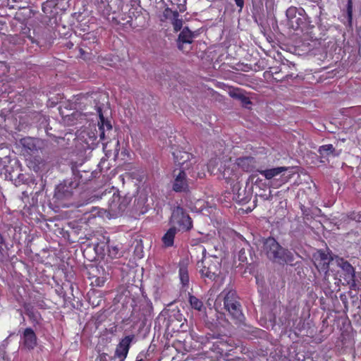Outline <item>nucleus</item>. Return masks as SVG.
<instances>
[{
	"label": "nucleus",
	"mask_w": 361,
	"mask_h": 361,
	"mask_svg": "<svg viewBox=\"0 0 361 361\" xmlns=\"http://www.w3.org/2000/svg\"><path fill=\"white\" fill-rule=\"evenodd\" d=\"M263 250L271 260L279 263L291 262V253L283 249L273 238L265 239L263 243Z\"/></svg>",
	"instance_id": "f257e3e1"
},
{
	"label": "nucleus",
	"mask_w": 361,
	"mask_h": 361,
	"mask_svg": "<svg viewBox=\"0 0 361 361\" xmlns=\"http://www.w3.org/2000/svg\"><path fill=\"white\" fill-rule=\"evenodd\" d=\"M178 164L182 166L181 170L176 173L174 171V181L173 183V190L176 192L185 191L188 188V183L186 178L185 170L188 169L190 164L187 161L190 159V154L187 152H180V159H178L179 155L173 153Z\"/></svg>",
	"instance_id": "f03ea898"
},
{
	"label": "nucleus",
	"mask_w": 361,
	"mask_h": 361,
	"mask_svg": "<svg viewBox=\"0 0 361 361\" xmlns=\"http://www.w3.org/2000/svg\"><path fill=\"white\" fill-rule=\"evenodd\" d=\"M235 293L233 290L225 289L218 296L216 302L224 300V305L226 310L233 317V319L238 321H242L243 315L240 308V305L233 300Z\"/></svg>",
	"instance_id": "7ed1b4c3"
},
{
	"label": "nucleus",
	"mask_w": 361,
	"mask_h": 361,
	"mask_svg": "<svg viewBox=\"0 0 361 361\" xmlns=\"http://www.w3.org/2000/svg\"><path fill=\"white\" fill-rule=\"evenodd\" d=\"M202 268L200 269V273L202 277L207 278L212 281H215L220 276L221 262L218 257H204L202 262Z\"/></svg>",
	"instance_id": "20e7f679"
},
{
	"label": "nucleus",
	"mask_w": 361,
	"mask_h": 361,
	"mask_svg": "<svg viewBox=\"0 0 361 361\" xmlns=\"http://www.w3.org/2000/svg\"><path fill=\"white\" fill-rule=\"evenodd\" d=\"M171 224L172 227L176 228V230L184 231L191 228L192 221L189 215L181 207H177L172 212Z\"/></svg>",
	"instance_id": "39448f33"
},
{
	"label": "nucleus",
	"mask_w": 361,
	"mask_h": 361,
	"mask_svg": "<svg viewBox=\"0 0 361 361\" xmlns=\"http://www.w3.org/2000/svg\"><path fill=\"white\" fill-rule=\"evenodd\" d=\"M129 201L127 198L121 197L118 192H114L109 200V212L111 217L121 215L126 209Z\"/></svg>",
	"instance_id": "423d86ee"
},
{
	"label": "nucleus",
	"mask_w": 361,
	"mask_h": 361,
	"mask_svg": "<svg viewBox=\"0 0 361 361\" xmlns=\"http://www.w3.org/2000/svg\"><path fill=\"white\" fill-rule=\"evenodd\" d=\"M336 263L343 271V279L347 284L355 286V269L352 265L343 258L336 257Z\"/></svg>",
	"instance_id": "0eeeda50"
},
{
	"label": "nucleus",
	"mask_w": 361,
	"mask_h": 361,
	"mask_svg": "<svg viewBox=\"0 0 361 361\" xmlns=\"http://www.w3.org/2000/svg\"><path fill=\"white\" fill-rule=\"evenodd\" d=\"M302 13V9H298L294 6H291L287 9L286 17L289 25L292 27L293 29L297 30L303 23Z\"/></svg>",
	"instance_id": "6e6552de"
},
{
	"label": "nucleus",
	"mask_w": 361,
	"mask_h": 361,
	"mask_svg": "<svg viewBox=\"0 0 361 361\" xmlns=\"http://www.w3.org/2000/svg\"><path fill=\"white\" fill-rule=\"evenodd\" d=\"M168 20L171 22L176 32L180 30L183 27V20L179 18L178 13L169 8H165L163 11L161 20Z\"/></svg>",
	"instance_id": "1a4fd4ad"
},
{
	"label": "nucleus",
	"mask_w": 361,
	"mask_h": 361,
	"mask_svg": "<svg viewBox=\"0 0 361 361\" xmlns=\"http://www.w3.org/2000/svg\"><path fill=\"white\" fill-rule=\"evenodd\" d=\"M314 264L319 270H322L326 273L329 269V263L333 259L329 255L322 250H318L314 255Z\"/></svg>",
	"instance_id": "9d476101"
},
{
	"label": "nucleus",
	"mask_w": 361,
	"mask_h": 361,
	"mask_svg": "<svg viewBox=\"0 0 361 361\" xmlns=\"http://www.w3.org/2000/svg\"><path fill=\"white\" fill-rule=\"evenodd\" d=\"M133 337L126 336L117 345L114 356L118 358L119 361H124L126 358Z\"/></svg>",
	"instance_id": "9b49d317"
},
{
	"label": "nucleus",
	"mask_w": 361,
	"mask_h": 361,
	"mask_svg": "<svg viewBox=\"0 0 361 361\" xmlns=\"http://www.w3.org/2000/svg\"><path fill=\"white\" fill-rule=\"evenodd\" d=\"M288 170L287 167L279 166L269 169L259 171L260 174L264 176L267 180L276 179V177L280 176L281 183H284L287 181V178L283 177L282 173Z\"/></svg>",
	"instance_id": "f8f14e48"
},
{
	"label": "nucleus",
	"mask_w": 361,
	"mask_h": 361,
	"mask_svg": "<svg viewBox=\"0 0 361 361\" xmlns=\"http://www.w3.org/2000/svg\"><path fill=\"white\" fill-rule=\"evenodd\" d=\"M21 342L24 348L30 350L33 349L37 345V337L34 331L30 328L25 329Z\"/></svg>",
	"instance_id": "ddd939ff"
},
{
	"label": "nucleus",
	"mask_w": 361,
	"mask_h": 361,
	"mask_svg": "<svg viewBox=\"0 0 361 361\" xmlns=\"http://www.w3.org/2000/svg\"><path fill=\"white\" fill-rule=\"evenodd\" d=\"M195 35L191 32L188 27H184L179 34L178 39V46L179 49H184L185 44H191L195 38Z\"/></svg>",
	"instance_id": "4468645a"
},
{
	"label": "nucleus",
	"mask_w": 361,
	"mask_h": 361,
	"mask_svg": "<svg viewBox=\"0 0 361 361\" xmlns=\"http://www.w3.org/2000/svg\"><path fill=\"white\" fill-rule=\"evenodd\" d=\"M97 137V135L95 127H92L82 130L78 136L79 139L85 142L88 147H91L94 144Z\"/></svg>",
	"instance_id": "2eb2a0df"
},
{
	"label": "nucleus",
	"mask_w": 361,
	"mask_h": 361,
	"mask_svg": "<svg viewBox=\"0 0 361 361\" xmlns=\"http://www.w3.org/2000/svg\"><path fill=\"white\" fill-rule=\"evenodd\" d=\"M27 165L34 171L39 172L43 169L45 163L40 157H35L27 160Z\"/></svg>",
	"instance_id": "dca6fc26"
},
{
	"label": "nucleus",
	"mask_w": 361,
	"mask_h": 361,
	"mask_svg": "<svg viewBox=\"0 0 361 361\" xmlns=\"http://www.w3.org/2000/svg\"><path fill=\"white\" fill-rule=\"evenodd\" d=\"M179 277L181 283L183 286H186L189 283V276L188 271V262L185 261H183L180 264L179 267Z\"/></svg>",
	"instance_id": "f3484780"
},
{
	"label": "nucleus",
	"mask_w": 361,
	"mask_h": 361,
	"mask_svg": "<svg viewBox=\"0 0 361 361\" xmlns=\"http://www.w3.org/2000/svg\"><path fill=\"white\" fill-rule=\"evenodd\" d=\"M176 228L171 227L170 228L166 233L164 235L162 238L163 243L166 247L172 246L173 244L174 237L176 234Z\"/></svg>",
	"instance_id": "a211bd4d"
},
{
	"label": "nucleus",
	"mask_w": 361,
	"mask_h": 361,
	"mask_svg": "<svg viewBox=\"0 0 361 361\" xmlns=\"http://www.w3.org/2000/svg\"><path fill=\"white\" fill-rule=\"evenodd\" d=\"M99 137L101 140H104L105 137V131L111 130V125L109 121H106L102 115H100V122L99 123Z\"/></svg>",
	"instance_id": "6ab92c4d"
},
{
	"label": "nucleus",
	"mask_w": 361,
	"mask_h": 361,
	"mask_svg": "<svg viewBox=\"0 0 361 361\" xmlns=\"http://www.w3.org/2000/svg\"><path fill=\"white\" fill-rule=\"evenodd\" d=\"M253 163V159L250 157H244L237 159L238 166H240L243 170L248 171L250 165Z\"/></svg>",
	"instance_id": "aec40b11"
},
{
	"label": "nucleus",
	"mask_w": 361,
	"mask_h": 361,
	"mask_svg": "<svg viewBox=\"0 0 361 361\" xmlns=\"http://www.w3.org/2000/svg\"><path fill=\"white\" fill-rule=\"evenodd\" d=\"M190 303L192 308L198 311H202L204 306L201 300L193 295L190 296Z\"/></svg>",
	"instance_id": "412c9836"
},
{
	"label": "nucleus",
	"mask_w": 361,
	"mask_h": 361,
	"mask_svg": "<svg viewBox=\"0 0 361 361\" xmlns=\"http://www.w3.org/2000/svg\"><path fill=\"white\" fill-rule=\"evenodd\" d=\"M334 148L332 145H325L319 147V152L322 156H328L333 154Z\"/></svg>",
	"instance_id": "4be33fe9"
},
{
	"label": "nucleus",
	"mask_w": 361,
	"mask_h": 361,
	"mask_svg": "<svg viewBox=\"0 0 361 361\" xmlns=\"http://www.w3.org/2000/svg\"><path fill=\"white\" fill-rule=\"evenodd\" d=\"M219 163H220V159H217V158L210 160L208 164V171L211 173H214L215 171H216V168L219 166Z\"/></svg>",
	"instance_id": "5701e85b"
},
{
	"label": "nucleus",
	"mask_w": 361,
	"mask_h": 361,
	"mask_svg": "<svg viewBox=\"0 0 361 361\" xmlns=\"http://www.w3.org/2000/svg\"><path fill=\"white\" fill-rule=\"evenodd\" d=\"M109 254L113 257H117V255H118V248L116 247H111L109 249Z\"/></svg>",
	"instance_id": "b1692460"
},
{
	"label": "nucleus",
	"mask_w": 361,
	"mask_h": 361,
	"mask_svg": "<svg viewBox=\"0 0 361 361\" xmlns=\"http://www.w3.org/2000/svg\"><path fill=\"white\" fill-rule=\"evenodd\" d=\"M204 204V202L202 200H197L196 202L195 209L197 212L202 211V206Z\"/></svg>",
	"instance_id": "393cba45"
},
{
	"label": "nucleus",
	"mask_w": 361,
	"mask_h": 361,
	"mask_svg": "<svg viewBox=\"0 0 361 361\" xmlns=\"http://www.w3.org/2000/svg\"><path fill=\"white\" fill-rule=\"evenodd\" d=\"M178 1L180 2L178 4L180 11H184L185 10V2H186V0H178Z\"/></svg>",
	"instance_id": "a878e982"
},
{
	"label": "nucleus",
	"mask_w": 361,
	"mask_h": 361,
	"mask_svg": "<svg viewBox=\"0 0 361 361\" xmlns=\"http://www.w3.org/2000/svg\"><path fill=\"white\" fill-rule=\"evenodd\" d=\"M33 140L31 138L24 139L23 141V145L25 146L26 145H30V143H32Z\"/></svg>",
	"instance_id": "bb28decb"
},
{
	"label": "nucleus",
	"mask_w": 361,
	"mask_h": 361,
	"mask_svg": "<svg viewBox=\"0 0 361 361\" xmlns=\"http://www.w3.org/2000/svg\"><path fill=\"white\" fill-rule=\"evenodd\" d=\"M236 5L240 8L243 6V0H235Z\"/></svg>",
	"instance_id": "cd10ccee"
},
{
	"label": "nucleus",
	"mask_w": 361,
	"mask_h": 361,
	"mask_svg": "<svg viewBox=\"0 0 361 361\" xmlns=\"http://www.w3.org/2000/svg\"><path fill=\"white\" fill-rule=\"evenodd\" d=\"M95 282L97 283V286H102L104 284V281L103 279L100 280V279H98L96 280Z\"/></svg>",
	"instance_id": "c85d7f7f"
},
{
	"label": "nucleus",
	"mask_w": 361,
	"mask_h": 361,
	"mask_svg": "<svg viewBox=\"0 0 361 361\" xmlns=\"http://www.w3.org/2000/svg\"><path fill=\"white\" fill-rule=\"evenodd\" d=\"M242 102L244 103V104H250V102L248 98L245 97H243L242 98Z\"/></svg>",
	"instance_id": "c756f323"
},
{
	"label": "nucleus",
	"mask_w": 361,
	"mask_h": 361,
	"mask_svg": "<svg viewBox=\"0 0 361 361\" xmlns=\"http://www.w3.org/2000/svg\"><path fill=\"white\" fill-rule=\"evenodd\" d=\"M223 173H224V176L226 178H228V177H226V173H228V171H226V170H224V172H223Z\"/></svg>",
	"instance_id": "7c9ffc66"
},
{
	"label": "nucleus",
	"mask_w": 361,
	"mask_h": 361,
	"mask_svg": "<svg viewBox=\"0 0 361 361\" xmlns=\"http://www.w3.org/2000/svg\"><path fill=\"white\" fill-rule=\"evenodd\" d=\"M359 35H360V37L361 38V31L360 32ZM359 53L361 55V44L360 45V47H359Z\"/></svg>",
	"instance_id": "2f4dec72"
},
{
	"label": "nucleus",
	"mask_w": 361,
	"mask_h": 361,
	"mask_svg": "<svg viewBox=\"0 0 361 361\" xmlns=\"http://www.w3.org/2000/svg\"><path fill=\"white\" fill-rule=\"evenodd\" d=\"M13 2H18L19 0H12Z\"/></svg>",
	"instance_id": "473e14b6"
},
{
	"label": "nucleus",
	"mask_w": 361,
	"mask_h": 361,
	"mask_svg": "<svg viewBox=\"0 0 361 361\" xmlns=\"http://www.w3.org/2000/svg\"><path fill=\"white\" fill-rule=\"evenodd\" d=\"M0 361H6V360L5 359H4V358H3V359H2V360H1Z\"/></svg>",
	"instance_id": "72a5a7b5"
}]
</instances>
